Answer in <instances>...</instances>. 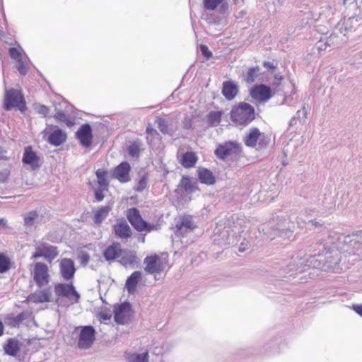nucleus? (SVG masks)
Listing matches in <instances>:
<instances>
[{
	"instance_id": "1",
	"label": "nucleus",
	"mask_w": 362,
	"mask_h": 362,
	"mask_svg": "<svg viewBox=\"0 0 362 362\" xmlns=\"http://www.w3.org/2000/svg\"><path fill=\"white\" fill-rule=\"evenodd\" d=\"M317 252L315 250L313 255L304 257L291 256L278 260L272 264V268L276 272V276L279 279L293 278L298 273L305 272L310 268L322 269L325 267L324 252L320 243L317 245Z\"/></svg>"
},
{
	"instance_id": "2",
	"label": "nucleus",
	"mask_w": 362,
	"mask_h": 362,
	"mask_svg": "<svg viewBox=\"0 0 362 362\" xmlns=\"http://www.w3.org/2000/svg\"><path fill=\"white\" fill-rule=\"evenodd\" d=\"M228 228L230 229L228 230V238L232 234L236 240L235 244L240 242L237 246L238 252H244L250 248L251 243L249 240V227L244 218H240L238 214H233L230 218H228Z\"/></svg>"
},
{
	"instance_id": "3",
	"label": "nucleus",
	"mask_w": 362,
	"mask_h": 362,
	"mask_svg": "<svg viewBox=\"0 0 362 362\" xmlns=\"http://www.w3.org/2000/svg\"><path fill=\"white\" fill-rule=\"evenodd\" d=\"M267 225L272 230L269 235L272 238L280 236L289 239L292 236L295 228L294 223L286 215L273 216Z\"/></svg>"
},
{
	"instance_id": "4",
	"label": "nucleus",
	"mask_w": 362,
	"mask_h": 362,
	"mask_svg": "<svg viewBox=\"0 0 362 362\" xmlns=\"http://www.w3.org/2000/svg\"><path fill=\"white\" fill-rule=\"evenodd\" d=\"M230 118L238 126H247L255 119V108L249 103L240 102L231 110Z\"/></svg>"
},
{
	"instance_id": "5",
	"label": "nucleus",
	"mask_w": 362,
	"mask_h": 362,
	"mask_svg": "<svg viewBox=\"0 0 362 362\" xmlns=\"http://www.w3.org/2000/svg\"><path fill=\"white\" fill-rule=\"evenodd\" d=\"M144 271L150 274L163 272L169 267V259L167 253L151 254L144 258Z\"/></svg>"
},
{
	"instance_id": "6",
	"label": "nucleus",
	"mask_w": 362,
	"mask_h": 362,
	"mask_svg": "<svg viewBox=\"0 0 362 362\" xmlns=\"http://www.w3.org/2000/svg\"><path fill=\"white\" fill-rule=\"evenodd\" d=\"M243 141L246 146L261 151L269 146L270 138L267 134L262 133L258 128L253 127L245 134Z\"/></svg>"
},
{
	"instance_id": "7",
	"label": "nucleus",
	"mask_w": 362,
	"mask_h": 362,
	"mask_svg": "<svg viewBox=\"0 0 362 362\" xmlns=\"http://www.w3.org/2000/svg\"><path fill=\"white\" fill-rule=\"evenodd\" d=\"M315 4L305 0L299 6V11L297 14L296 21L298 26L303 28L306 25H310L318 21L317 11H315Z\"/></svg>"
},
{
	"instance_id": "8",
	"label": "nucleus",
	"mask_w": 362,
	"mask_h": 362,
	"mask_svg": "<svg viewBox=\"0 0 362 362\" xmlns=\"http://www.w3.org/2000/svg\"><path fill=\"white\" fill-rule=\"evenodd\" d=\"M315 211L312 209H306L304 212L301 213L297 217L296 221L299 227L303 228L301 223H304L307 230H314L315 232H321L325 228V222L320 219H313Z\"/></svg>"
},
{
	"instance_id": "9",
	"label": "nucleus",
	"mask_w": 362,
	"mask_h": 362,
	"mask_svg": "<svg viewBox=\"0 0 362 362\" xmlns=\"http://www.w3.org/2000/svg\"><path fill=\"white\" fill-rule=\"evenodd\" d=\"M251 192L252 190L250 191L248 188L242 187L238 182L233 187H230V192H228V205L231 204L232 211L240 209L243 202Z\"/></svg>"
},
{
	"instance_id": "10",
	"label": "nucleus",
	"mask_w": 362,
	"mask_h": 362,
	"mask_svg": "<svg viewBox=\"0 0 362 362\" xmlns=\"http://www.w3.org/2000/svg\"><path fill=\"white\" fill-rule=\"evenodd\" d=\"M126 216L131 225L139 232H151L158 229L157 226L144 221L136 208L129 209L127 211Z\"/></svg>"
},
{
	"instance_id": "11",
	"label": "nucleus",
	"mask_w": 362,
	"mask_h": 362,
	"mask_svg": "<svg viewBox=\"0 0 362 362\" xmlns=\"http://www.w3.org/2000/svg\"><path fill=\"white\" fill-rule=\"evenodd\" d=\"M13 107H16L21 112H23L25 108V101L21 92L18 90L11 88L6 90L4 108L5 110H10Z\"/></svg>"
},
{
	"instance_id": "12",
	"label": "nucleus",
	"mask_w": 362,
	"mask_h": 362,
	"mask_svg": "<svg viewBox=\"0 0 362 362\" xmlns=\"http://www.w3.org/2000/svg\"><path fill=\"white\" fill-rule=\"evenodd\" d=\"M31 275L35 285L39 288L48 285L50 281L49 269L45 262H35L31 270Z\"/></svg>"
},
{
	"instance_id": "13",
	"label": "nucleus",
	"mask_w": 362,
	"mask_h": 362,
	"mask_svg": "<svg viewBox=\"0 0 362 362\" xmlns=\"http://www.w3.org/2000/svg\"><path fill=\"white\" fill-rule=\"evenodd\" d=\"M59 255L57 247L45 243H40L35 246V252L32 255L31 259L36 260L40 257L45 258L51 263Z\"/></svg>"
},
{
	"instance_id": "14",
	"label": "nucleus",
	"mask_w": 362,
	"mask_h": 362,
	"mask_svg": "<svg viewBox=\"0 0 362 362\" xmlns=\"http://www.w3.org/2000/svg\"><path fill=\"white\" fill-rule=\"evenodd\" d=\"M54 292L57 297H64L70 300L72 303H76L80 298L79 293L76 291L72 283H58L54 285Z\"/></svg>"
},
{
	"instance_id": "15",
	"label": "nucleus",
	"mask_w": 362,
	"mask_h": 362,
	"mask_svg": "<svg viewBox=\"0 0 362 362\" xmlns=\"http://www.w3.org/2000/svg\"><path fill=\"white\" fill-rule=\"evenodd\" d=\"M361 18L358 16H352L348 18H344L343 21L339 22L334 28V32L341 34L344 37L348 35L350 33L356 30L359 26V21Z\"/></svg>"
},
{
	"instance_id": "16",
	"label": "nucleus",
	"mask_w": 362,
	"mask_h": 362,
	"mask_svg": "<svg viewBox=\"0 0 362 362\" xmlns=\"http://www.w3.org/2000/svg\"><path fill=\"white\" fill-rule=\"evenodd\" d=\"M285 344L286 340L281 335H275L265 342L262 347V351L269 356L278 354Z\"/></svg>"
},
{
	"instance_id": "17",
	"label": "nucleus",
	"mask_w": 362,
	"mask_h": 362,
	"mask_svg": "<svg viewBox=\"0 0 362 362\" xmlns=\"http://www.w3.org/2000/svg\"><path fill=\"white\" fill-rule=\"evenodd\" d=\"M95 339V331L92 326L81 327L78 337V346L81 349H88L91 346Z\"/></svg>"
},
{
	"instance_id": "18",
	"label": "nucleus",
	"mask_w": 362,
	"mask_h": 362,
	"mask_svg": "<svg viewBox=\"0 0 362 362\" xmlns=\"http://www.w3.org/2000/svg\"><path fill=\"white\" fill-rule=\"evenodd\" d=\"M339 38L340 37L337 35V33L333 30L329 37L325 35L323 37H321L316 43L315 47L319 52L321 51H325L327 48L332 49L340 45V42L342 41L343 39Z\"/></svg>"
},
{
	"instance_id": "19",
	"label": "nucleus",
	"mask_w": 362,
	"mask_h": 362,
	"mask_svg": "<svg viewBox=\"0 0 362 362\" xmlns=\"http://www.w3.org/2000/svg\"><path fill=\"white\" fill-rule=\"evenodd\" d=\"M314 8L317 11L318 21L331 24V21L334 18L335 14V8L326 2H323L319 6L315 5Z\"/></svg>"
},
{
	"instance_id": "20",
	"label": "nucleus",
	"mask_w": 362,
	"mask_h": 362,
	"mask_svg": "<svg viewBox=\"0 0 362 362\" xmlns=\"http://www.w3.org/2000/svg\"><path fill=\"white\" fill-rule=\"evenodd\" d=\"M132 310L129 303L119 305L115 310V320L118 324L127 323L132 316Z\"/></svg>"
},
{
	"instance_id": "21",
	"label": "nucleus",
	"mask_w": 362,
	"mask_h": 362,
	"mask_svg": "<svg viewBox=\"0 0 362 362\" xmlns=\"http://www.w3.org/2000/svg\"><path fill=\"white\" fill-rule=\"evenodd\" d=\"M320 247H322L324 252L325 267L335 268L340 262V252L334 249L328 248L322 243H320Z\"/></svg>"
},
{
	"instance_id": "22",
	"label": "nucleus",
	"mask_w": 362,
	"mask_h": 362,
	"mask_svg": "<svg viewBox=\"0 0 362 362\" xmlns=\"http://www.w3.org/2000/svg\"><path fill=\"white\" fill-rule=\"evenodd\" d=\"M250 95L253 99L259 102L267 101L272 96L270 87L264 84L254 86L250 90Z\"/></svg>"
},
{
	"instance_id": "23",
	"label": "nucleus",
	"mask_w": 362,
	"mask_h": 362,
	"mask_svg": "<svg viewBox=\"0 0 362 362\" xmlns=\"http://www.w3.org/2000/svg\"><path fill=\"white\" fill-rule=\"evenodd\" d=\"M59 270L62 278L66 281L72 279L76 272L74 262L69 258H63L59 262Z\"/></svg>"
},
{
	"instance_id": "24",
	"label": "nucleus",
	"mask_w": 362,
	"mask_h": 362,
	"mask_svg": "<svg viewBox=\"0 0 362 362\" xmlns=\"http://www.w3.org/2000/svg\"><path fill=\"white\" fill-rule=\"evenodd\" d=\"M131 167L127 162H122L112 171V177L120 182L125 183L130 180L129 172Z\"/></svg>"
},
{
	"instance_id": "25",
	"label": "nucleus",
	"mask_w": 362,
	"mask_h": 362,
	"mask_svg": "<svg viewBox=\"0 0 362 362\" xmlns=\"http://www.w3.org/2000/svg\"><path fill=\"white\" fill-rule=\"evenodd\" d=\"M77 139L85 147H88L92 144V129L88 124H83L76 132Z\"/></svg>"
},
{
	"instance_id": "26",
	"label": "nucleus",
	"mask_w": 362,
	"mask_h": 362,
	"mask_svg": "<svg viewBox=\"0 0 362 362\" xmlns=\"http://www.w3.org/2000/svg\"><path fill=\"white\" fill-rule=\"evenodd\" d=\"M103 257L107 261H114L122 254L121 245L118 242H114L107 246L103 251Z\"/></svg>"
},
{
	"instance_id": "27",
	"label": "nucleus",
	"mask_w": 362,
	"mask_h": 362,
	"mask_svg": "<svg viewBox=\"0 0 362 362\" xmlns=\"http://www.w3.org/2000/svg\"><path fill=\"white\" fill-rule=\"evenodd\" d=\"M51 296L52 292L50 288H46L30 294L28 299L34 303H43L49 302Z\"/></svg>"
},
{
	"instance_id": "28",
	"label": "nucleus",
	"mask_w": 362,
	"mask_h": 362,
	"mask_svg": "<svg viewBox=\"0 0 362 362\" xmlns=\"http://www.w3.org/2000/svg\"><path fill=\"white\" fill-rule=\"evenodd\" d=\"M21 344L15 338H9L3 345L6 354L11 356H16L21 350Z\"/></svg>"
},
{
	"instance_id": "29",
	"label": "nucleus",
	"mask_w": 362,
	"mask_h": 362,
	"mask_svg": "<svg viewBox=\"0 0 362 362\" xmlns=\"http://www.w3.org/2000/svg\"><path fill=\"white\" fill-rule=\"evenodd\" d=\"M178 188L188 194L199 190L197 183L194 182L189 176L182 177Z\"/></svg>"
},
{
	"instance_id": "30",
	"label": "nucleus",
	"mask_w": 362,
	"mask_h": 362,
	"mask_svg": "<svg viewBox=\"0 0 362 362\" xmlns=\"http://www.w3.org/2000/svg\"><path fill=\"white\" fill-rule=\"evenodd\" d=\"M113 230L115 235L120 238H128L132 234L130 227L124 221H121L115 224Z\"/></svg>"
},
{
	"instance_id": "31",
	"label": "nucleus",
	"mask_w": 362,
	"mask_h": 362,
	"mask_svg": "<svg viewBox=\"0 0 362 362\" xmlns=\"http://www.w3.org/2000/svg\"><path fill=\"white\" fill-rule=\"evenodd\" d=\"M197 176L201 183L206 185H212L216 182V177L212 172L204 168H199L197 170Z\"/></svg>"
},
{
	"instance_id": "32",
	"label": "nucleus",
	"mask_w": 362,
	"mask_h": 362,
	"mask_svg": "<svg viewBox=\"0 0 362 362\" xmlns=\"http://www.w3.org/2000/svg\"><path fill=\"white\" fill-rule=\"evenodd\" d=\"M112 210L111 205L103 206L94 211L93 221L95 223H101L108 216L110 211Z\"/></svg>"
},
{
	"instance_id": "33",
	"label": "nucleus",
	"mask_w": 362,
	"mask_h": 362,
	"mask_svg": "<svg viewBox=\"0 0 362 362\" xmlns=\"http://www.w3.org/2000/svg\"><path fill=\"white\" fill-rule=\"evenodd\" d=\"M119 262L124 267L136 264L137 261V257L134 252L132 251H123L121 255Z\"/></svg>"
},
{
	"instance_id": "34",
	"label": "nucleus",
	"mask_w": 362,
	"mask_h": 362,
	"mask_svg": "<svg viewBox=\"0 0 362 362\" xmlns=\"http://www.w3.org/2000/svg\"><path fill=\"white\" fill-rule=\"evenodd\" d=\"M66 139V134L61 129L54 130L49 136V141L54 146H59Z\"/></svg>"
},
{
	"instance_id": "35",
	"label": "nucleus",
	"mask_w": 362,
	"mask_h": 362,
	"mask_svg": "<svg viewBox=\"0 0 362 362\" xmlns=\"http://www.w3.org/2000/svg\"><path fill=\"white\" fill-rule=\"evenodd\" d=\"M141 274L139 271L134 272L127 279L126 288L127 291L131 293L135 291L139 279H141Z\"/></svg>"
},
{
	"instance_id": "36",
	"label": "nucleus",
	"mask_w": 362,
	"mask_h": 362,
	"mask_svg": "<svg viewBox=\"0 0 362 362\" xmlns=\"http://www.w3.org/2000/svg\"><path fill=\"white\" fill-rule=\"evenodd\" d=\"M16 47H11L8 49V54L11 58L16 62L21 61L25 58H28L21 46L17 42H16Z\"/></svg>"
},
{
	"instance_id": "37",
	"label": "nucleus",
	"mask_w": 362,
	"mask_h": 362,
	"mask_svg": "<svg viewBox=\"0 0 362 362\" xmlns=\"http://www.w3.org/2000/svg\"><path fill=\"white\" fill-rule=\"evenodd\" d=\"M26 315L24 313H21L16 316L8 315L5 318L6 323L11 327H18L25 319Z\"/></svg>"
},
{
	"instance_id": "38",
	"label": "nucleus",
	"mask_w": 362,
	"mask_h": 362,
	"mask_svg": "<svg viewBox=\"0 0 362 362\" xmlns=\"http://www.w3.org/2000/svg\"><path fill=\"white\" fill-rule=\"evenodd\" d=\"M98 178V184L102 189H107L109 187V181L107 180V171L103 169H98L96 173Z\"/></svg>"
},
{
	"instance_id": "39",
	"label": "nucleus",
	"mask_w": 362,
	"mask_h": 362,
	"mask_svg": "<svg viewBox=\"0 0 362 362\" xmlns=\"http://www.w3.org/2000/svg\"><path fill=\"white\" fill-rule=\"evenodd\" d=\"M262 74L261 69L259 66L250 67L245 76V81L247 83H252L257 78Z\"/></svg>"
},
{
	"instance_id": "40",
	"label": "nucleus",
	"mask_w": 362,
	"mask_h": 362,
	"mask_svg": "<svg viewBox=\"0 0 362 362\" xmlns=\"http://www.w3.org/2000/svg\"><path fill=\"white\" fill-rule=\"evenodd\" d=\"M177 228L178 230H182V228H187L189 230H193L196 228L195 224L193 222L192 216H185L180 218V223L177 225Z\"/></svg>"
},
{
	"instance_id": "41",
	"label": "nucleus",
	"mask_w": 362,
	"mask_h": 362,
	"mask_svg": "<svg viewBox=\"0 0 362 362\" xmlns=\"http://www.w3.org/2000/svg\"><path fill=\"white\" fill-rule=\"evenodd\" d=\"M11 259L4 253H0V274L6 273L11 269Z\"/></svg>"
},
{
	"instance_id": "42",
	"label": "nucleus",
	"mask_w": 362,
	"mask_h": 362,
	"mask_svg": "<svg viewBox=\"0 0 362 362\" xmlns=\"http://www.w3.org/2000/svg\"><path fill=\"white\" fill-rule=\"evenodd\" d=\"M222 116V112L221 111H214L211 112L207 115V122L211 126H217Z\"/></svg>"
},
{
	"instance_id": "43",
	"label": "nucleus",
	"mask_w": 362,
	"mask_h": 362,
	"mask_svg": "<svg viewBox=\"0 0 362 362\" xmlns=\"http://www.w3.org/2000/svg\"><path fill=\"white\" fill-rule=\"evenodd\" d=\"M146 139L148 140L149 144H151L154 139H158L159 141L161 140V137L158 132L153 128L152 125L151 124H148L146 130Z\"/></svg>"
},
{
	"instance_id": "44",
	"label": "nucleus",
	"mask_w": 362,
	"mask_h": 362,
	"mask_svg": "<svg viewBox=\"0 0 362 362\" xmlns=\"http://www.w3.org/2000/svg\"><path fill=\"white\" fill-rule=\"evenodd\" d=\"M239 92L238 85L228 80V100L234 99Z\"/></svg>"
},
{
	"instance_id": "45",
	"label": "nucleus",
	"mask_w": 362,
	"mask_h": 362,
	"mask_svg": "<svg viewBox=\"0 0 362 362\" xmlns=\"http://www.w3.org/2000/svg\"><path fill=\"white\" fill-rule=\"evenodd\" d=\"M242 146L240 144L234 141H228V156L230 154H235L240 156Z\"/></svg>"
},
{
	"instance_id": "46",
	"label": "nucleus",
	"mask_w": 362,
	"mask_h": 362,
	"mask_svg": "<svg viewBox=\"0 0 362 362\" xmlns=\"http://www.w3.org/2000/svg\"><path fill=\"white\" fill-rule=\"evenodd\" d=\"M141 151V144L139 141H134L128 147V153L132 157H138Z\"/></svg>"
},
{
	"instance_id": "47",
	"label": "nucleus",
	"mask_w": 362,
	"mask_h": 362,
	"mask_svg": "<svg viewBox=\"0 0 362 362\" xmlns=\"http://www.w3.org/2000/svg\"><path fill=\"white\" fill-rule=\"evenodd\" d=\"M38 214L36 211H31L27 213L23 216V220L25 226H33L35 221L37 218Z\"/></svg>"
},
{
	"instance_id": "48",
	"label": "nucleus",
	"mask_w": 362,
	"mask_h": 362,
	"mask_svg": "<svg viewBox=\"0 0 362 362\" xmlns=\"http://www.w3.org/2000/svg\"><path fill=\"white\" fill-rule=\"evenodd\" d=\"M54 117L58 122L65 123L68 127H71L74 124L69 117L63 111L57 112Z\"/></svg>"
},
{
	"instance_id": "49",
	"label": "nucleus",
	"mask_w": 362,
	"mask_h": 362,
	"mask_svg": "<svg viewBox=\"0 0 362 362\" xmlns=\"http://www.w3.org/2000/svg\"><path fill=\"white\" fill-rule=\"evenodd\" d=\"M16 62L18 64L16 66V69L18 71V72L21 75H23V76L25 75L28 73V69H29L28 58H25V59H21V61H18Z\"/></svg>"
},
{
	"instance_id": "50",
	"label": "nucleus",
	"mask_w": 362,
	"mask_h": 362,
	"mask_svg": "<svg viewBox=\"0 0 362 362\" xmlns=\"http://www.w3.org/2000/svg\"><path fill=\"white\" fill-rule=\"evenodd\" d=\"M129 362H148V354L145 352L142 354H132L129 357Z\"/></svg>"
},
{
	"instance_id": "51",
	"label": "nucleus",
	"mask_w": 362,
	"mask_h": 362,
	"mask_svg": "<svg viewBox=\"0 0 362 362\" xmlns=\"http://www.w3.org/2000/svg\"><path fill=\"white\" fill-rule=\"evenodd\" d=\"M223 1V0H203V5L206 10L213 11Z\"/></svg>"
},
{
	"instance_id": "52",
	"label": "nucleus",
	"mask_w": 362,
	"mask_h": 362,
	"mask_svg": "<svg viewBox=\"0 0 362 362\" xmlns=\"http://www.w3.org/2000/svg\"><path fill=\"white\" fill-rule=\"evenodd\" d=\"M39 160H23V167L26 170H35L40 166Z\"/></svg>"
},
{
	"instance_id": "53",
	"label": "nucleus",
	"mask_w": 362,
	"mask_h": 362,
	"mask_svg": "<svg viewBox=\"0 0 362 362\" xmlns=\"http://www.w3.org/2000/svg\"><path fill=\"white\" fill-rule=\"evenodd\" d=\"M156 123L158 124V129L163 134H165L168 133V124L165 119L158 117L156 119Z\"/></svg>"
},
{
	"instance_id": "54",
	"label": "nucleus",
	"mask_w": 362,
	"mask_h": 362,
	"mask_svg": "<svg viewBox=\"0 0 362 362\" xmlns=\"http://www.w3.org/2000/svg\"><path fill=\"white\" fill-rule=\"evenodd\" d=\"M10 170L7 168L0 170V182L5 183L9 180Z\"/></svg>"
},
{
	"instance_id": "55",
	"label": "nucleus",
	"mask_w": 362,
	"mask_h": 362,
	"mask_svg": "<svg viewBox=\"0 0 362 362\" xmlns=\"http://www.w3.org/2000/svg\"><path fill=\"white\" fill-rule=\"evenodd\" d=\"M147 185V179L145 176L142 177L136 184L135 187V190L138 192H141L144 190L146 187Z\"/></svg>"
},
{
	"instance_id": "56",
	"label": "nucleus",
	"mask_w": 362,
	"mask_h": 362,
	"mask_svg": "<svg viewBox=\"0 0 362 362\" xmlns=\"http://www.w3.org/2000/svg\"><path fill=\"white\" fill-rule=\"evenodd\" d=\"M23 158H37L35 153L33 151L31 146H27L25 148V151Z\"/></svg>"
},
{
	"instance_id": "57",
	"label": "nucleus",
	"mask_w": 362,
	"mask_h": 362,
	"mask_svg": "<svg viewBox=\"0 0 362 362\" xmlns=\"http://www.w3.org/2000/svg\"><path fill=\"white\" fill-rule=\"evenodd\" d=\"M200 50L202 52V54L206 58L209 59L211 57L212 54L211 51L209 49L208 47L205 45H200Z\"/></svg>"
},
{
	"instance_id": "58",
	"label": "nucleus",
	"mask_w": 362,
	"mask_h": 362,
	"mask_svg": "<svg viewBox=\"0 0 362 362\" xmlns=\"http://www.w3.org/2000/svg\"><path fill=\"white\" fill-rule=\"evenodd\" d=\"M215 152L217 156L224 158V156H226V147L221 146L216 148Z\"/></svg>"
},
{
	"instance_id": "59",
	"label": "nucleus",
	"mask_w": 362,
	"mask_h": 362,
	"mask_svg": "<svg viewBox=\"0 0 362 362\" xmlns=\"http://www.w3.org/2000/svg\"><path fill=\"white\" fill-rule=\"evenodd\" d=\"M80 261H81V263L86 265L88 263L89 260H90V256L88 253L86 252H81L78 257Z\"/></svg>"
},
{
	"instance_id": "60",
	"label": "nucleus",
	"mask_w": 362,
	"mask_h": 362,
	"mask_svg": "<svg viewBox=\"0 0 362 362\" xmlns=\"http://www.w3.org/2000/svg\"><path fill=\"white\" fill-rule=\"evenodd\" d=\"M197 160H181V164L185 168L193 167L196 163Z\"/></svg>"
},
{
	"instance_id": "61",
	"label": "nucleus",
	"mask_w": 362,
	"mask_h": 362,
	"mask_svg": "<svg viewBox=\"0 0 362 362\" xmlns=\"http://www.w3.org/2000/svg\"><path fill=\"white\" fill-rule=\"evenodd\" d=\"M105 189H102L100 188L95 191V197L97 202H100L104 199V194L103 193Z\"/></svg>"
},
{
	"instance_id": "62",
	"label": "nucleus",
	"mask_w": 362,
	"mask_h": 362,
	"mask_svg": "<svg viewBox=\"0 0 362 362\" xmlns=\"http://www.w3.org/2000/svg\"><path fill=\"white\" fill-rule=\"evenodd\" d=\"M356 313L362 317V303L361 304H353L351 307Z\"/></svg>"
},
{
	"instance_id": "63",
	"label": "nucleus",
	"mask_w": 362,
	"mask_h": 362,
	"mask_svg": "<svg viewBox=\"0 0 362 362\" xmlns=\"http://www.w3.org/2000/svg\"><path fill=\"white\" fill-rule=\"evenodd\" d=\"M37 112L44 117H46L49 114V110L45 105H40L37 108Z\"/></svg>"
},
{
	"instance_id": "64",
	"label": "nucleus",
	"mask_w": 362,
	"mask_h": 362,
	"mask_svg": "<svg viewBox=\"0 0 362 362\" xmlns=\"http://www.w3.org/2000/svg\"><path fill=\"white\" fill-rule=\"evenodd\" d=\"M304 109L305 107H303L302 110H298L293 117L298 120L299 122L300 121L301 117L305 118L306 117V112L304 110Z\"/></svg>"
}]
</instances>
